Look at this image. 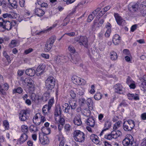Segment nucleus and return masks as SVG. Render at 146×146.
Listing matches in <instances>:
<instances>
[{
	"label": "nucleus",
	"instance_id": "1",
	"mask_svg": "<svg viewBox=\"0 0 146 146\" xmlns=\"http://www.w3.org/2000/svg\"><path fill=\"white\" fill-rule=\"evenodd\" d=\"M73 137L76 141L82 143L85 140V137L84 133L80 130H76L73 133Z\"/></svg>",
	"mask_w": 146,
	"mask_h": 146
},
{
	"label": "nucleus",
	"instance_id": "2",
	"mask_svg": "<svg viewBox=\"0 0 146 146\" xmlns=\"http://www.w3.org/2000/svg\"><path fill=\"white\" fill-rule=\"evenodd\" d=\"M45 87L48 90H51L54 87L56 81L55 79L52 76H49L45 81Z\"/></svg>",
	"mask_w": 146,
	"mask_h": 146
},
{
	"label": "nucleus",
	"instance_id": "3",
	"mask_svg": "<svg viewBox=\"0 0 146 146\" xmlns=\"http://www.w3.org/2000/svg\"><path fill=\"white\" fill-rule=\"evenodd\" d=\"M62 110L61 107L59 105L56 106L54 112V118L56 121H59L60 119L62 123L64 122V119L60 116Z\"/></svg>",
	"mask_w": 146,
	"mask_h": 146
},
{
	"label": "nucleus",
	"instance_id": "4",
	"mask_svg": "<svg viewBox=\"0 0 146 146\" xmlns=\"http://www.w3.org/2000/svg\"><path fill=\"white\" fill-rule=\"evenodd\" d=\"M134 126V122L132 120L125 121L123 122V128L125 131H131Z\"/></svg>",
	"mask_w": 146,
	"mask_h": 146
},
{
	"label": "nucleus",
	"instance_id": "5",
	"mask_svg": "<svg viewBox=\"0 0 146 146\" xmlns=\"http://www.w3.org/2000/svg\"><path fill=\"white\" fill-rule=\"evenodd\" d=\"M55 40V38L53 37L49 38L45 45L44 50L45 52H48L51 49Z\"/></svg>",
	"mask_w": 146,
	"mask_h": 146
},
{
	"label": "nucleus",
	"instance_id": "6",
	"mask_svg": "<svg viewBox=\"0 0 146 146\" xmlns=\"http://www.w3.org/2000/svg\"><path fill=\"white\" fill-rule=\"evenodd\" d=\"M30 111L29 110H23L19 114V118L22 121H24L27 119L29 115Z\"/></svg>",
	"mask_w": 146,
	"mask_h": 146
},
{
	"label": "nucleus",
	"instance_id": "7",
	"mask_svg": "<svg viewBox=\"0 0 146 146\" xmlns=\"http://www.w3.org/2000/svg\"><path fill=\"white\" fill-rule=\"evenodd\" d=\"M115 92L120 94H124L125 93V88L120 84L118 83L115 85L113 87Z\"/></svg>",
	"mask_w": 146,
	"mask_h": 146
},
{
	"label": "nucleus",
	"instance_id": "8",
	"mask_svg": "<svg viewBox=\"0 0 146 146\" xmlns=\"http://www.w3.org/2000/svg\"><path fill=\"white\" fill-rule=\"evenodd\" d=\"M72 80L74 83L78 85H84L86 82L84 79H81L80 78L74 76L72 77Z\"/></svg>",
	"mask_w": 146,
	"mask_h": 146
},
{
	"label": "nucleus",
	"instance_id": "9",
	"mask_svg": "<svg viewBox=\"0 0 146 146\" xmlns=\"http://www.w3.org/2000/svg\"><path fill=\"white\" fill-rule=\"evenodd\" d=\"M133 141V137L131 135H128L122 141V144L124 146H130L131 142Z\"/></svg>",
	"mask_w": 146,
	"mask_h": 146
},
{
	"label": "nucleus",
	"instance_id": "10",
	"mask_svg": "<svg viewBox=\"0 0 146 146\" xmlns=\"http://www.w3.org/2000/svg\"><path fill=\"white\" fill-rule=\"evenodd\" d=\"M39 140L40 143L43 145L47 144L49 143V140L45 135L41 134L39 135Z\"/></svg>",
	"mask_w": 146,
	"mask_h": 146
},
{
	"label": "nucleus",
	"instance_id": "11",
	"mask_svg": "<svg viewBox=\"0 0 146 146\" xmlns=\"http://www.w3.org/2000/svg\"><path fill=\"white\" fill-rule=\"evenodd\" d=\"M22 82L27 84L29 88L33 87L34 85V81L29 78H26L23 80Z\"/></svg>",
	"mask_w": 146,
	"mask_h": 146
},
{
	"label": "nucleus",
	"instance_id": "12",
	"mask_svg": "<svg viewBox=\"0 0 146 146\" xmlns=\"http://www.w3.org/2000/svg\"><path fill=\"white\" fill-rule=\"evenodd\" d=\"M45 68V64H40L37 67L36 74L38 76L41 75L43 74Z\"/></svg>",
	"mask_w": 146,
	"mask_h": 146
},
{
	"label": "nucleus",
	"instance_id": "13",
	"mask_svg": "<svg viewBox=\"0 0 146 146\" xmlns=\"http://www.w3.org/2000/svg\"><path fill=\"white\" fill-rule=\"evenodd\" d=\"M62 109L65 113H68L72 117L74 115V113L72 111L71 112L70 111V107L68 104L66 103L64 104L62 106Z\"/></svg>",
	"mask_w": 146,
	"mask_h": 146
},
{
	"label": "nucleus",
	"instance_id": "14",
	"mask_svg": "<svg viewBox=\"0 0 146 146\" xmlns=\"http://www.w3.org/2000/svg\"><path fill=\"white\" fill-rule=\"evenodd\" d=\"M114 16L117 23L119 25H121L124 24L125 22L124 20L119 16V14L117 13H114Z\"/></svg>",
	"mask_w": 146,
	"mask_h": 146
},
{
	"label": "nucleus",
	"instance_id": "15",
	"mask_svg": "<svg viewBox=\"0 0 146 146\" xmlns=\"http://www.w3.org/2000/svg\"><path fill=\"white\" fill-rule=\"evenodd\" d=\"M88 43V40L86 37L85 36H80L79 44L80 45H84L85 47H86Z\"/></svg>",
	"mask_w": 146,
	"mask_h": 146
},
{
	"label": "nucleus",
	"instance_id": "16",
	"mask_svg": "<svg viewBox=\"0 0 146 146\" xmlns=\"http://www.w3.org/2000/svg\"><path fill=\"white\" fill-rule=\"evenodd\" d=\"M85 123L88 125L93 127L95 125V122L93 117H90L87 119L85 122Z\"/></svg>",
	"mask_w": 146,
	"mask_h": 146
},
{
	"label": "nucleus",
	"instance_id": "17",
	"mask_svg": "<svg viewBox=\"0 0 146 146\" xmlns=\"http://www.w3.org/2000/svg\"><path fill=\"white\" fill-rule=\"evenodd\" d=\"M120 40V37L118 34H115L113 36L112 41L113 43L115 45L119 44Z\"/></svg>",
	"mask_w": 146,
	"mask_h": 146
},
{
	"label": "nucleus",
	"instance_id": "18",
	"mask_svg": "<svg viewBox=\"0 0 146 146\" xmlns=\"http://www.w3.org/2000/svg\"><path fill=\"white\" fill-rule=\"evenodd\" d=\"M34 12L35 14L39 17L42 16L44 14V11L40 8H36L34 10Z\"/></svg>",
	"mask_w": 146,
	"mask_h": 146
},
{
	"label": "nucleus",
	"instance_id": "19",
	"mask_svg": "<svg viewBox=\"0 0 146 146\" xmlns=\"http://www.w3.org/2000/svg\"><path fill=\"white\" fill-rule=\"evenodd\" d=\"M73 122L75 125L78 126L82 124V122L80 116H76L74 119Z\"/></svg>",
	"mask_w": 146,
	"mask_h": 146
},
{
	"label": "nucleus",
	"instance_id": "20",
	"mask_svg": "<svg viewBox=\"0 0 146 146\" xmlns=\"http://www.w3.org/2000/svg\"><path fill=\"white\" fill-rule=\"evenodd\" d=\"M139 5L138 4L136 3L132 5H129L128 9L129 10L132 12L137 11L138 9Z\"/></svg>",
	"mask_w": 146,
	"mask_h": 146
},
{
	"label": "nucleus",
	"instance_id": "21",
	"mask_svg": "<svg viewBox=\"0 0 146 146\" xmlns=\"http://www.w3.org/2000/svg\"><path fill=\"white\" fill-rule=\"evenodd\" d=\"M51 109L50 107L47 106V104H46L42 108V112L43 114V115L46 116L48 115V114L49 110Z\"/></svg>",
	"mask_w": 146,
	"mask_h": 146
},
{
	"label": "nucleus",
	"instance_id": "22",
	"mask_svg": "<svg viewBox=\"0 0 146 146\" xmlns=\"http://www.w3.org/2000/svg\"><path fill=\"white\" fill-rule=\"evenodd\" d=\"M98 136L95 134H92L91 135L90 138L92 141L96 144H98L99 142Z\"/></svg>",
	"mask_w": 146,
	"mask_h": 146
},
{
	"label": "nucleus",
	"instance_id": "23",
	"mask_svg": "<svg viewBox=\"0 0 146 146\" xmlns=\"http://www.w3.org/2000/svg\"><path fill=\"white\" fill-rule=\"evenodd\" d=\"M111 135L113 138L116 139L121 134V132L119 130L116 131L113 130L111 132Z\"/></svg>",
	"mask_w": 146,
	"mask_h": 146
},
{
	"label": "nucleus",
	"instance_id": "24",
	"mask_svg": "<svg viewBox=\"0 0 146 146\" xmlns=\"http://www.w3.org/2000/svg\"><path fill=\"white\" fill-rule=\"evenodd\" d=\"M35 70L32 68L27 69L25 71V73L26 74L30 76H33L35 74Z\"/></svg>",
	"mask_w": 146,
	"mask_h": 146
},
{
	"label": "nucleus",
	"instance_id": "25",
	"mask_svg": "<svg viewBox=\"0 0 146 146\" xmlns=\"http://www.w3.org/2000/svg\"><path fill=\"white\" fill-rule=\"evenodd\" d=\"M76 89V92L78 95L81 96L84 95V90L82 87L77 88Z\"/></svg>",
	"mask_w": 146,
	"mask_h": 146
},
{
	"label": "nucleus",
	"instance_id": "26",
	"mask_svg": "<svg viewBox=\"0 0 146 146\" xmlns=\"http://www.w3.org/2000/svg\"><path fill=\"white\" fill-rule=\"evenodd\" d=\"M3 28L7 30H9L11 29V22L8 21H6Z\"/></svg>",
	"mask_w": 146,
	"mask_h": 146
},
{
	"label": "nucleus",
	"instance_id": "27",
	"mask_svg": "<svg viewBox=\"0 0 146 146\" xmlns=\"http://www.w3.org/2000/svg\"><path fill=\"white\" fill-rule=\"evenodd\" d=\"M50 96V94L48 92H45L41 97V99L43 102H46L49 99Z\"/></svg>",
	"mask_w": 146,
	"mask_h": 146
},
{
	"label": "nucleus",
	"instance_id": "28",
	"mask_svg": "<svg viewBox=\"0 0 146 146\" xmlns=\"http://www.w3.org/2000/svg\"><path fill=\"white\" fill-rule=\"evenodd\" d=\"M27 134L23 133L21 134L19 139L20 143H23L25 142L28 138V136Z\"/></svg>",
	"mask_w": 146,
	"mask_h": 146
},
{
	"label": "nucleus",
	"instance_id": "29",
	"mask_svg": "<svg viewBox=\"0 0 146 146\" xmlns=\"http://www.w3.org/2000/svg\"><path fill=\"white\" fill-rule=\"evenodd\" d=\"M110 58L112 60H116L117 58V56L116 53L113 51L110 52Z\"/></svg>",
	"mask_w": 146,
	"mask_h": 146
},
{
	"label": "nucleus",
	"instance_id": "30",
	"mask_svg": "<svg viewBox=\"0 0 146 146\" xmlns=\"http://www.w3.org/2000/svg\"><path fill=\"white\" fill-rule=\"evenodd\" d=\"M29 129L30 132L34 133L38 131L37 127L33 125H31Z\"/></svg>",
	"mask_w": 146,
	"mask_h": 146
},
{
	"label": "nucleus",
	"instance_id": "31",
	"mask_svg": "<svg viewBox=\"0 0 146 146\" xmlns=\"http://www.w3.org/2000/svg\"><path fill=\"white\" fill-rule=\"evenodd\" d=\"M87 104L89 109L91 110L93 109V102L90 98H88L87 100Z\"/></svg>",
	"mask_w": 146,
	"mask_h": 146
},
{
	"label": "nucleus",
	"instance_id": "32",
	"mask_svg": "<svg viewBox=\"0 0 146 146\" xmlns=\"http://www.w3.org/2000/svg\"><path fill=\"white\" fill-rule=\"evenodd\" d=\"M28 127L27 125H23L21 126V130L23 133L27 134L29 132Z\"/></svg>",
	"mask_w": 146,
	"mask_h": 146
},
{
	"label": "nucleus",
	"instance_id": "33",
	"mask_svg": "<svg viewBox=\"0 0 146 146\" xmlns=\"http://www.w3.org/2000/svg\"><path fill=\"white\" fill-rule=\"evenodd\" d=\"M69 104L71 109H74L76 108L77 106L76 102L74 100H70L69 102Z\"/></svg>",
	"mask_w": 146,
	"mask_h": 146
},
{
	"label": "nucleus",
	"instance_id": "34",
	"mask_svg": "<svg viewBox=\"0 0 146 146\" xmlns=\"http://www.w3.org/2000/svg\"><path fill=\"white\" fill-rule=\"evenodd\" d=\"M10 5L13 7L15 8L17 7V1L16 0H8Z\"/></svg>",
	"mask_w": 146,
	"mask_h": 146
},
{
	"label": "nucleus",
	"instance_id": "35",
	"mask_svg": "<svg viewBox=\"0 0 146 146\" xmlns=\"http://www.w3.org/2000/svg\"><path fill=\"white\" fill-rule=\"evenodd\" d=\"M72 60L73 61L74 63L76 64H78V62L80 61V57L78 55L74 56L72 57Z\"/></svg>",
	"mask_w": 146,
	"mask_h": 146
},
{
	"label": "nucleus",
	"instance_id": "36",
	"mask_svg": "<svg viewBox=\"0 0 146 146\" xmlns=\"http://www.w3.org/2000/svg\"><path fill=\"white\" fill-rule=\"evenodd\" d=\"M14 13H11V14L6 13L3 14V17L4 18H10L11 19L13 18L14 15H13Z\"/></svg>",
	"mask_w": 146,
	"mask_h": 146
},
{
	"label": "nucleus",
	"instance_id": "37",
	"mask_svg": "<svg viewBox=\"0 0 146 146\" xmlns=\"http://www.w3.org/2000/svg\"><path fill=\"white\" fill-rule=\"evenodd\" d=\"M90 109H84L82 111V113L83 114L87 117L90 116L91 114V111Z\"/></svg>",
	"mask_w": 146,
	"mask_h": 146
},
{
	"label": "nucleus",
	"instance_id": "38",
	"mask_svg": "<svg viewBox=\"0 0 146 146\" xmlns=\"http://www.w3.org/2000/svg\"><path fill=\"white\" fill-rule=\"evenodd\" d=\"M141 83L140 85V87L143 89V90L146 89V80L143 78L141 80Z\"/></svg>",
	"mask_w": 146,
	"mask_h": 146
},
{
	"label": "nucleus",
	"instance_id": "39",
	"mask_svg": "<svg viewBox=\"0 0 146 146\" xmlns=\"http://www.w3.org/2000/svg\"><path fill=\"white\" fill-rule=\"evenodd\" d=\"M60 59L62 63L66 62L69 60V58L66 56H59Z\"/></svg>",
	"mask_w": 146,
	"mask_h": 146
},
{
	"label": "nucleus",
	"instance_id": "40",
	"mask_svg": "<svg viewBox=\"0 0 146 146\" xmlns=\"http://www.w3.org/2000/svg\"><path fill=\"white\" fill-rule=\"evenodd\" d=\"M41 116V114L40 113H37L36 114L35 116H34L33 119V122L35 124H38V123H36V119H38V117L40 118V116Z\"/></svg>",
	"mask_w": 146,
	"mask_h": 146
},
{
	"label": "nucleus",
	"instance_id": "41",
	"mask_svg": "<svg viewBox=\"0 0 146 146\" xmlns=\"http://www.w3.org/2000/svg\"><path fill=\"white\" fill-rule=\"evenodd\" d=\"M111 123L110 122L107 121L105 122L104 125V129L106 130L109 129L111 127Z\"/></svg>",
	"mask_w": 146,
	"mask_h": 146
},
{
	"label": "nucleus",
	"instance_id": "42",
	"mask_svg": "<svg viewBox=\"0 0 146 146\" xmlns=\"http://www.w3.org/2000/svg\"><path fill=\"white\" fill-rule=\"evenodd\" d=\"M42 131L43 133L46 134H49L50 132V129L48 127H43L42 129Z\"/></svg>",
	"mask_w": 146,
	"mask_h": 146
},
{
	"label": "nucleus",
	"instance_id": "43",
	"mask_svg": "<svg viewBox=\"0 0 146 146\" xmlns=\"http://www.w3.org/2000/svg\"><path fill=\"white\" fill-rule=\"evenodd\" d=\"M23 89L19 87L14 89L13 90V93H18L21 94L23 92Z\"/></svg>",
	"mask_w": 146,
	"mask_h": 146
},
{
	"label": "nucleus",
	"instance_id": "44",
	"mask_svg": "<svg viewBox=\"0 0 146 146\" xmlns=\"http://www.w3.org/2000/svg\"><path fill=\"white\" fill-rule=\"evenodd\" d=\"M56 122L59 123V124L58 125V129L60 133V132L61 131L62 128L63 127V125L64 124L65 120L64 119V122L62 123V122L60 121V119L59 120V121H56Z\"/></svg>",
	"mask_w": 146,
	"mask_h": 146
},
{
	"label": "nucleus",
	"instance_id": "45",
	"mask_svg": "<svg viewBox=\"0 0 146 146\" xmlns=\"http://www.w3.org/2000/svg\"><path fill=\"white\" fill-rule=\"evenodd\" d=\"M102 97V95L100 93H97L94 96V99L96 100H100Z\"/></svg>",
	"mask_w": 146,
	"mask_h": 146
},
{
	"label": "nucleus",
	"instance_id": "46",
	"mask_svg": "<svg viewBox=\"0 0 146 146\" xmlns=\"http://www.w3.org/2000/svg\"><path fill=\"white\" fill-rule=\"evenodd\" d=\"M110 8L111 7L109 5L105 7L103 9L104 11H102L100 12V13H101L102 15L105 13V12L109 10L110 9Z\"/></svg>",
	"mask_w": 146,
	"mask_h": 146
},
{
	"label": "nucleus",
	"instance_id": "47",
	"mask_svg": "<svg viewBox=\"0 0 146 146\" xmlns=\"http://www.w3.org/2000/svg\"><path fill=\"white\" fill-rule=\"evenodd\" d=\"M121 122L118 121L115 123L113 125V129L116 130L120 126Z\"/></svg>",
	"mask_w": 146,
	"mask_h": 146
},
{
	"label": "nucleus",
	"instance_id": "48",
	"mask_svg": "<svg viewBox=\"0 0 146 146\" xmlns=\"http://www.w3.org/2000/svg\"><path fill=\"white\" fill-rule=\"evenodd\" d=\"M53 28L52 27H51L47 29L46 30H43V31H42L38 33H37V35H40L42 33H46L48 32H49Z\"/></svg>",
	"mask_w": 146,
	"mask_h": 146
},
{
	"label": "nucleus",
	"instance_id": "49",
	"mask_svg": "<svg viewBox=\"0 0 146 146\" xmlns=\"http://www.w3.org/2000/svg\"><path fill=\"white\" fill-rule=\"evenodd\" d=\"M134 81L132 80L131 78L128 76L126 79V83L127 84L129 85L130 84L133 82Z\"/></svg>",
	"mask_w": 146,
	"mask_h": 146
},
{
	"label": "nucleus",
	"instance_id": "50",
	"mask_svg": "<svg viewBox=\"0 0 146 146\" xmlns=\"http://www.w3.org/2000/svg\"><path fill=\"white\" fill-rule=\"evenodd\" d=\"M111 29L108 28L105 33V36L107 38L109 37L110 36L111 33Z\"/></svg>",
	"mask_w": 146,
	"mask_h": 146
},
{
	"label": "nucleus",
	"instance_id": "51",
	"mask_svg": "<svg viewBox=\"0 0 146 146\" xmlns=\"http://www.w3.org/2000/svg\"><path fill=\"white\" fill-rule=\"evenodd\" d=\"M54 103V99L53 98H51L50 100H49V101L48 102V104L47 106H48L50 107V108H51L52 105Z\"/></svg>",
	"mask_w": 146,
	"mask_h": 146
},
{
	"label": "nucleus",
	"instance_id": "52",
	"mask_svg": "<svg viewBox=\"0 0 146 146\" xmlns=\"http://www.w3.org/2000/svg\"><path fill=\"white\" fill-rule=\"evenodd\" d=\"M68 49L70 52L72 53H74L75 52V50L73 46L70 45L68 47Z\"/></svg>",
	"mask_w": 146,
	"mask_h": 146
},
{
	"label": "nucleus",
	"instance_id": "53",
	"mask_svg": "<svg viewBox=\"0 0 146 146\" xmlns=\"http://www.w3.org/2000/svg\"><path fill=\"white\" fill-rule=\"evenodd\" d=\"M3 125L6 129H8L9 127V123L7 120H5L3 122Z\"/></svg>",
	"mask_w": 146,
	"mask_h": 146
},
{
	"label": "nucleus",
	"instance_id": "54",
	"mask_svg": "<svg viewBox=\"0 0 146 146\" xmlns=\"http://www.w3.org/2000/svg\"><path fill=\"white\" fill-rule=\"evenodd\" d=\"M3 54L4 56L6 58L8 62L10 61L9 56L7 55L6 52L4 51L3 52Z\"/></svg>",
	"mask_w": 146,
	"mask_h": 146
},
{
	"label": "nucleus",
	"instance_id": "55",
	"mask_svg": "<svg viewBox=\"0 0 146 146\" xmlns=\"http://www.w3.org/2000/svg\"><path fill=\"white\" fill-rule=\"evenodd\" d=\"M94 17L92 14H90L88 17V21L89 22H91L93 19Z\"/></svg>",
	"mask_w": 146,
	"mask_h": 146
},
{
	"label": "nucleus",
	"instance_id": "56",
	"mask_svg": "<svg viewBox=\"0 0 146 146\" xmlns=\"http://www.w3.org/2000/svg\"><path fill=\"white\" fill-rule=\"evenodd\" d=\"M143 9L140 11V12L143 16H144L146 14V6H143Z\"/></svg>",
	"mask_w": 146,
	"mask_h": 146
},
{
	"label": "nucleus",
	"instance_id": "57",
	"mask_svg": "<svg viewBox=\"0 0 146 146\" xmlns=\"http://www.w3.org/2000/svg\"><path fill=\"white\" fill-rule=\"evenodd\" d=\"M1 88L3 90H5L6 91H7L9 89L8 85V84H4V85L2 86Z\"/></svg>",
	"mask_w": 146,
	"mask_h": 146
},
{
	"label": "nucleus",
	"instance_id": "58",
	"mask_svg": "<svg viewBox=\"0 0 146 146\" xmlns=\"http://www.w3.org/2000/svg\"><path fill=\"white\" fill-rule=\"evenodd\" d=\"M54 62L57 64H61L62 63L61 60L59 56H58L54 60Z\"/></svg>",
	"mask_w": 146,
	"mask_h": 146
},
{
	"label": "nucleus",
	"instance_id": "59",
	"mask_svg": "<svg viewBox=\"0 0 146 146\" xmlns=\"http://www.w3.org/2000/svg\"><path fill=\"white\" fill-rule=\"evenodd\" d=\"M5 21L2 18H0V26L2 27L3 28L4 26Z\"/></svg>",
	"mask_w": 146,
	"mask_h": 146
},
{
	"label": "nucleus",
	"instance_id": "60",
	"mask_svg": "<svg viewBox=\"0 0 146 146\" xmlns=\"http://www.w3.org/2000/svg\"><path fill=\"white\" fill-rule=\"evenodd\" d=\"M113 137L111 133L110 134H109L107 135H105V138L107 139L110 140L112 138H113Z\"/></svg>",
	"mask_w": 146,
	"mask_h": 146
},
{
	"label": "nucleus",
	"instance_id": "61",
	"mask_svg": "<svg viewBox=\"0 0 146 146\" xmlns=\"http://www.w3.org/2000/svg\"><path fill=\"white\" fill-rule=\"evenodd\" d=\"M123 53L124 55H129L130 54L129 51V50L127 49H125L123 51Z\"/></svg>",
	"mask_w": 146,
	"mask_h": 146
},
{
	"label": "nucleus",
	"instance_id": "62",
	"mask_svg": "<svg viewBox=\"0 0 146 146\" xmlns=\"http://www.w3.org/2000/svg\"><path fill=\"white\" fill-rule=\"evenodd\" d=\"M138 143L136 141H134L133 139V141L131 142V144L130 146H138Z\"/></svg>",
	"mask_w": 146,
	"mask_h": 146
},
{
	"label": "nucleus",
	"instance_id": "63",
	"mask_svg": "<svg viewBox=\"0 0 146 146\" xmlns=\"http://www.w3.org/2000/svg\"><path fill=\"white\" fill-rule=\"evenodd\" d=\"M79 102L81 105H82L86 102V100L84 98H81L79 99Z\"/></svg>",
	"mask_w": 146,
	"mask_h": 146
},
{
	"label": "nucleus",
	"instance_id": "64",
	"mask_svg": "<svg viewBox=\"0 0 146 146\" xmlns=\"http://www.w3.org/2000/svg\"><path fill=\"white\" fill-rule=\"evenodd\" d=\"M127 105V104L125 100H123L119 105V106H126Z\"/></svg>",
	"mask_w": 146,
	"mask_h": 146
}]
</instances>
